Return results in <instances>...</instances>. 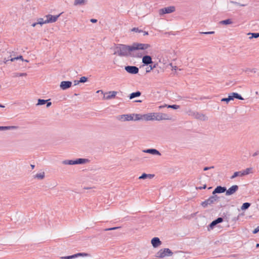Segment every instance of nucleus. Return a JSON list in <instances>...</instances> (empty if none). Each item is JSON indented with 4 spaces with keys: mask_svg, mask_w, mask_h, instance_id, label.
<instances>
[{
    "mask_svg": "<svg viewBox=\"0 0 259 259\" xmlns=\"http://www.w3.org/2000/svg\"><path fill=\"white\" fill-rule=\"evenodd\" d=\"M250 203L249 202H245L242 204L241 208L242 210H246L250 207Z\"/></svg>",
    "mask_w": 259,
    "mask_h": 259,
    "instance_id": "obj_34",
    "label": "nucleus"
},
{
    "mask_svg": "<svg viewBox=\"0 0 259 259\" xmlns=\"http://www.w3.org/2000/svg\"><path fill=\"white\" fill-rule=\"evenodd\" d=\"M238 176H241V177L243 176L242 171L235 172L234 173L233 175L231 176V179H234L235 178H236Z\"/></svg>",
    "mask_w": 259,
    "mask_h": 259,
    "instance_id": "obj_33",
    "label": "nucleus"
},
{
    "mask_svg": "<svg viewBox=\"0 0 259 259\" xmlns=\"http://www.w3.org/2000/svg\"><path fill=\"white\" fill-rule=\"evenodd\" d=\"M74 85H76L78 84L80 82V81H79V80H74Z\"/></svg>",
    "mask_w": 259,
    "mask_h": 259,
    "instance_id": "obj_54",
    "label": "nucleus"
},
{
    "mask_svg": "<svg viewBox=\"0 0 259 259\" xmlns=\"http://www.w3.org/2000/svg\"><path fill=\"white\" fill-rule=\"evenodd\" d=\"M136 102H141V100H139V101H136Z\"/></svg>",
    "mask_w": 259,
    "mask_h": 259,
    "instance_id": "obj_64",
    "label": "nucleus"
},
{
    "mask_svg": "<svg viewBox=\"0 0 259 259\" xmlns=\"http://www.w3.org/2000/svg\"><path fill=\"white\" fill-rule=\"evenodd\" d=\"M238 188H239L238 186H237L236 185H233L230 188H229L228 190L226 189V195L227 196L233 195L238 190Z\"/></svg>",
    "mask_w": 259,
    "mask_h": 259,
    "instance_id": "obj_12",
    "label": "nucleus"
},
{
    "mask_svg": "<svg viewBox=\"0 0 259 259\" xmlns=\"http://www.w3.org/2000/svg\"><path fill=\"white\" fill-rule=\"evenodd\" d=\"M13 74V77L24 76L27 75L26 73H14Z\"/></svg>",
    "mask_w": 259,
    "mask_h": 259,
    "instance_id": "obj_40",
    "label": "nucleus"
},
{
    "mask_svg": "<svg viewBox=\"0 0 259 259\" xmlns=\"http://www.w3.org/2000/svg\"><path fill=\"white\" fill-rule=\"evenodd\" d=\"M124 69L127 72L132 74H137L139 71L138 67L135 66H125Z\"/></svg>",
    "mask_w": 259,
    "mask_h": 259,
    "instance_id": "obj_9",
    "label": "nucleus"
},
{
    "mask_svg": "<svg viewBox=\"0 0 259 259\" xmlns=\"http://www.w3.org/2000/svg\"><path fill=\"white\" fill-rule=\"evenodd\" d=\"M161 241L160 240L159 238L158 237H154L151 240V244L152 246L154 247H157L160 245L161 244Z\"/></svg>",
    "mask_w": 259,
    "mask_h": 259,
    "instance_id": "obj_17",
    "label": "nucleus"
},
{
    "mask_svg": "<svg viewBox=\"0 0 259 259\" xmlns=\"http://www.w3.org/2000/svg\"><path fill=\"white\" fill-rule=\"evenodd\" d=\"M37 23H38V24L42 25V24H47V23L46 22V20H44V18H39L37 19Z\"/></svg>",
    "mask_w": 259,
    "mask_h": 259,
    "instance_id": "obj_38",
    "label": "nucleus"
},
{
    "mask_svg": "<svg viewBox=\"0 0 259 259\" xmlns=\"http://www.w3.org/2000/svg\"><path fill=\"white\" fill-rule=\"evenodd\" d=\"M155 115L156 120L158 121L162 120H171L172 119L171 116L166 113L156 112Z\"/></svg>",
    "mask_w": 259,
    "mask_h": 259,
    "instance_id": "obj_6",
    "label": "nucleus"
},
{
    "mask_svg": "<svg viewBox=\"0 0 259 259\" xmlns=\"http://www.w3.org/2000/svg\"><path fill=\"white\" fill-rule=\"evenodd\" d=\"M165 107H167V108H172L173 109H178L180 108V106L179 105H166V104H164L163 105H161V106H159L158 107V108L159 109H161L163 108H165Z\"/></svg>",
    "mask_w": 259,
    "mask_h": 259,
    "instance_id": "obj_20",
    "label": "nucleus"
},
{
    "mask_svg": "<svg viewBox=\"0 0 259 259\" xmlns=\"http://www.w3.org/2000/svg\"><path fill=\"white\" fill-rule=\"evenodd\" d=\"M239 215H240V214H239V215H238V217H235V218L233 219V221H236L238 220V219H239Z\"/></svg>",
    "mask_w": 259,
    "mask_h": 259,
    "instance_id": "obj_55",
    "label": "nucleus"
},
{
    "mask_svg": "<svg viewBox=\"0 0 259 259\" xmlns=\"http://www.w3.org/2000/svg\"><path fill=\"white\" fill-rule=\"evenodd\" d=\"M46 104L47 108L49 107L52 105V103L51 102H49V101H47V102H46Z\"/></svg>",
    "mask_w": 259,
    "mask_h": 259,
    "instance_id": "obj_51",
    "label": "nucleus"
},
{
    "mask_svg": "<svg viewBox=\"0 0 259 259\" xmlns=\"http://www.w3.org/2000/svg\"><path fill=\"white\" fill-rule=\"evenodd\" d=\"M173 254V252L169 248L161 249L158 251L155 256L158 258H163L165 256H171Z\"/></svg>",
    "mask_w": 259,
    "mask_h": 259,
    "instance_id": "obj_2",
    "label": "nucleus"
},
{
    "mask_svg": "<svg viewBox=\"0 0 259 259\" xmlns=\"http://www.w3.org/2000/svg\"><path fill=\"white\" fill-rule=\"evenodd\" d=\"M233 22L230 19H228L226 20H222L220 22V24H224V25H228L232 24Z\"/></svg>",
    "mask_w": 259,
    "mask_h": 259,
    "instance_id": "obj_31",
    "label": "nucleus"
},
{
    "mask_svg": "<svg viewBox=\"0 0 259 259\" xmlns=\"http://www.w3.org/2000/svg\"><path fill=\"white\" fill-rule=\"evenodd\" d=\"M61 15V13L57 15H52L50 14H48L46 15L44 18H46V22L47 23H52L55 22L58 19V18L60 17V16Z\"/></svg>",
    "mask_w": 259,
    "mask_h": 259,
    "instance_id": "obj_8",
    "label": "nucleus"
},
{
    "mask_svg": "<svg viewBox=\"0 0 259 259\" xmlns=\"http://www.w3.org/2000/svg\"><path fill=\"white\" fill-rule=\"evenodd\" d=\"M230 3L231 4H232L237 5V6H241V7H245L247 5V4H240L237 2H235V1H230Z\"/></svg>",
    "mask_w": 259,
    "mask_h": 259,
    "instance_id": "obj_39",
    "label": "nucleus"
},
{
    "mask_svg": "<svg viewBox=\"0 0 259 259\" xmlns=\"http://www.w3.org/2000/svg\"><path fill=\"white\" fill-rule=\"evenodd\" d=\"M156 112L143 114V118L146 121L156 120Z\"/></svg>",
    "mask_w": 259,
    "mask_h": 259,
    "instance_id": "obj_14",
    "label": "nucleus"
},
{
    "mask_svg": "<svg viewBox=\"0 0 259 259\" xmlns=\"http://www.w3.org/2000/svg\"><path fill=\"white\" fill-rule=\"evenodd\" d=\"M34 178L40 180L43 179L45 178V172H42L41 173L37 174L34 176Z\"/></svg>",
    "mask_w": 259,
    "mask_h": 259,
    "instance_id": "obj_35",
    "label": "nucleus"
},
{
    "mask_svg": "<svg viewBox=\"0 0 259 259\" xmlns=\"http://www.w3.org/2000/svg\"><path fill=\"white\" fill-rule=\"evenodd\" d=\"M9 57H11L10 60H11V62H13L15 60H21L23 61L24 59L23 58V56L22 55H19L18 56H16L14 54L10 55Z\"/></svg>",
    "mask_w": 259,
    "mask_h": 259,
    "instance_id": "obj_22",
    "label": "nucleus"
},
{
    "mask_svg": "<svg viewBox=\"0 0 259 259\" xmlns=\"http://www.w3.org/2000/svg\"><path fill=\"white\" fill-rule=\"evenodd\" d=\"M141 95V93L140 91H137L136 92H133V93H131L129 96V98L130 99H132L136 97L140 96Z\"/></svg>",
    "mask_w": 259,
    "mask_h": 259,
    "instance_id": "obj_26",
    "label": "nucleus"
},
{
    "mask_svg": "<svg viewBox=\"0 0 259 259\" xmlns=\"http://www.w3.org/2000/svg\"><path fill=\"white\" fill-rule=\"evenodd\" d=\"M90 21L92 23H96L97 22V20L96 19H91Z\"/></svg>",
    "mask_w": 259,
    "mask_h": 259,
    "instance_id": "obj_53",
    "label": "nucleus"
},
{
    "mask_svg": "<svg viewBox=\"0 0 259 259\" xmlns=\"http://www.w3.org/2000/svg\"><path fill=\"white\" fill-rule=\"evenodd\" d=\"M132 114L134 115V119L133 120L136 121V120L144 119L143 115L140 114Z\"/></svg>",
    "mask_w": 259,
    "mask_h": 259,
    "instance_id": "obj_30",
    "label": "nucleus"
},
{
    "mask_svg": "<svg viewBox=\"0 0 259 259\" xmlns=\"http://www.w3.org/2000/svg\"><path fill=\"white\" fill-rule=\"evenodd\" d=\"M119 228L118 227H113V228H107V229H105L104 230L107 231H110V230H116L117 229Z\"/></svg>",
    "mask_w": 259,
    "mask_h": 259,
    "instance_id": "obj_48",
    "label": "nucleus"
},
{
    "mask_svg": "<svg viewBox=\"0 0 259 259\" xmlns=\"http://www.w3.org/2000/svg\"><path fill=\"white\" fill-rule=\"evenodd\" d=\"M176 11V7L174 6H169L160 9L158 11L159 15L160 16L166 14H170Z\"/></svg>",
    "mask_w": 259,
    "mask_h": 259,
    "instance_id": "obj_4",
    "label": "nucleus"
},
{
    "mask_svg": "<svg viewBox=\"0 0 259 259\" xmlns=\"http://www.w3.org/2000/svg\"><path fill=\"white\" fill-rule=\"evenodd\" d=\"M116 118L121 121H131L134 119V115L132 114H122L117 116Z\"/></svg>",
    "mask_w": 259,
    "mask_h": 259,
    "instance_id": "obj_7",
    "label": "nucleus"
},
{
    "mask_svg": "<svg viewBox=\"0 0 259 259\" xmlns=\"http://www.w3.org/2000/svg\"><path fill=\"white\" fill-rule=\"evenodd\" d=\"M25 61V62H29V61H28V60H24V61Z\"/></svg>",
    "mask_w": 259,
    "mask_h": 259,
    "instance_id": "obj_62",
    "label": "nucleus"
},
{
    "mask_svg": "<svg viewBox=\"0 0 259 259\" xmlns=\"http://www.w3.org/2000/svg\"><path fill=\"white\" fill-rule=\"evenodd\" d=\"M214 167L213 166H210V167H204L203 168V170L204 171H206V170H207L209 169H211V168H213Z\"/></svg>",
    "mask_w": 259,
    "mask_h": 259,
    "instance_id": "obj_50",
    "label": "nucleus"
},
{
    "mask_svg": "<svg viewBox=\"0 0 259 259\" xmlns=\"http://www.w3.org/2000/svg\"><path fill=\"white\" fill-rule=\"evenodd\" d=\"M225 192H226V187H222L221 186H218L214 189V190L212 192V194L215 195V194L217 193H224Z\"/></svg>",
    "mask_w": 259,
    "mask_h": 259,
    "instance_id": "obj_15",
    "label": "nucleus"
},
{
    "mask_svg": "<svg viewBox=\"0 0 259 259\" xmlns=\"http://www.w3.org/2000/svg\"><path fill=\"white\" fill-rule=\"evenodd\" d=\"M206 188V185H204L203 186H202V187H197L196 188L198 189H205Z\"/></svg>",
    "mask_w": 259,
    "mask_h": 259,
    "instance_id": "obj_52",
    "label": "nucleus"
},
{
    "mask_svg": "<svg viewBox=\"0 0 259 259\" xmlns=\"http://www.w3.org/2000/svg\"><path fill=\"white\" fill-rule=\"evenodd\" d=\"M143 152L149 153L152 155H161V153L159 151L155 149H148L146 150H144L143 151Z\"/></svg>",
    "mask_w": 259,
    "mask_h": 259,
    "instance_id": "obj_18",
    "label": "nucleus"
},
{
    "mask_svg": "<svg viewBox=\"0 0 259 259\" xmlns=\"http://www.w3.org/2000/svg\"><path fill=\"white\" fill-rule=\"evenodd\" d=\"M256 248L259 247V243H257V244H256Z\"/></svg>",
    "mask_w": 259,
    "mask_h": 259,
    "instance_id": "obj_60",
    "label": "nucleus"
},
{
    "mask_svg": "<svg viewBox=\"0 0 259 259\" xmlns=\"http://www.w3.org/2000/svg\"><path fill=\"white\" fill-rule=\"evenodd\" d=\"M100 92H101V94L103 95V98L104 100H110L114 98L117 94V92L116 91H110L105 94H104L102 90H99L97 92V93H99Z\"/></svg>",
    "mask_w": 259,
    "mask_h": 259,
    "instance_id": "obj_5",
    "label": "nucleus"
},
{
    "mask_svg": "<svg viewBox=\"0 0 259 259\" xmlns=\"http://www.w3.org/2000/svg\"><path fill=\"white\" fill-rule=\"evenodd\" d=\"M157 63H155L153 64H151L150 65H149V66H148L147 68H146V71L147 73H148V72H150L152 70H153V69H154L156 67V66H157Z\"/></svg>",
    "mask_w": 259,
    "mask_h": 259,
    "instance_id": "obj_27",
    "label": "nucleus"
},
{
    "mask_svg": "<svg viewBox=\"0 0 259 259\" xmlns=\"http://www.w3.org/2000/svg\"><path fill=\"white\" fill-rule=\"evenodd\" d=\"M259 232V226L256 228L252 232L253 234H256Z\"/></svg>",
    "mask_w": 259,
    "mask_h": 259,
    "instance_id": "obj_49",
    "label": "nucleus"
},
{
    "mask_svg": "<svg viewBox=\"0 0 259 259\" xmlns=\"http://www.w3.org/2000/svg\"><path fill=\"white\" fill-rule=\"evenodd\" d=\"M174 69L176 70V69H177V67H176V66H175V68H174Z\"/></svg>",
    "mask_w": 259,
    "mask_h": 259,
    "instance_id": "obj_63",
    "label": "nucleus"
},
{
    "mask_svg": "<svg viewBox=\"0 0 259 259\" xmlns=\"http://www.w3.org/2000/svg\"><path fill=\"white\" fill-rule=\"evenodd\" d=\"M232 98L230 97V96L229 95L228 96V98H222L221 99V101L222 102H226L227 103H228L229 102H230V101H231V99Z\"/></svg>",
    "mask_w": 259,
    "mask_h": 259,
    "instance_id": "obj_42",
    "label": "nucleus"
},
{
    "mask_svg": "<svg viewBox=\"0 0 259 259\" xmlns=\"http://www.w3.org/2000/svg\"><path fill=\"white\" fill-rule=\"evenodd\" d=\"M72 82L70 81H62L60 84V88L63 90H66L71 87Z\"/></svg>",
    "mask_w": 259,
    "mask_h": 259,
    "instance_id": "obj_13",
    "label": "nucleus"
},
{
    "mask_svg": "<svg viewBox=\"0 0 259 259\" xmlns=\"http://www.w3.org/2000/svg\"><path fill=\"white\" fill-rule=\"evenodd\" d=\"M13 54H14L13 52H4L3 53L2 58L3 60V62L5 64H8L10 61L11 62V60H10V59H11V57H9V56H10V55Z\"/></svg>",
    "mask_w": 259,
    "mask_h": 259,
    "instance_id": "obj_10",
    "label": "nucleus"
},
{
    "mask_svg": "<svg viewBox=\"0 0 259 259\" xmlns=\"http://www.w3.org/2000/svg\"><path fill=\"white\" fill-rule=\"evenodd\" d=\"M144 35H148V32L147 31H144Z\"/></svg>",
    "mask_w": 259,
    "mask_h": 259,
    "instance_id": "obj_58",
    "label": "nucleus"
},
{
    "mask_svg": "<svg viewBox=\"0 0 259 259\" xmlns=\"http://www.w3.org/2000/svg\"><path fill=\"white\" fill-rule=\"evenodd\" d=\"M37 24H38V23H37V22H35V23H34L32 24L31 26L32 27H35Z\"/></svg>",
    "mask_w": 259,
    "mask_h": 259,
    "instance_id": "obj_57",
    "label": "nucleus"
},
{
    "mask_svg": "<svg viewBox=\"0 0 259 259\" xmlns=\"http://www.w3.org/2000/svg\"><path fill=\"white\" fill-rule=\"evenodd\" d=\"M30 166H31V167L32 169H33V168H34V167H35V165H33V164H31V165H30Z\"/></svg>",
    "mask_w": 259,
    "mask_h": 259,
    "instance_id": "obj_59",
    "label": "nucleus"
},
{
    "mask_svg": "<svg viewBox=\"0 0 259 259\" xmlns=\"http://www.w3.org/2000/svg\"><path fill=\"white\" fill-rule=\"evenodd\" d=\"M62 163L64 164L74 165L75 164V160H65Z\"/></svg>",
    "mask_w": 259,
    "mask_h": 259,
    "instance_id": "obj_29",
    "label": "nucleus"
},
{
    "mask_svg": "<svg viewBox=\"0 0 259 259\" xmlns=\"http://www.w3.org/2000/svg\"><path fill=\"white\" fill-rule=\"evenodd\" d=\"M217 225V223L215 222V221H213L207 227L208 231L212 230L214 227Z\"/></svg>",
    "mask_w": 259,
    "mask_h": 259,
    "instance_id": "obj_32",
    "label": "nucleus"
},
{
    "mask_svg": "<svg viewBox=\"0 0 259 259\" xmlns=\"http://www.w3.org/2000/svg\"><path fill=\"white\" fill-rule=\"evenodd\" d=\"M258 151H257V152H255V153L253 154V156H254H254H256V155H258Z\"/></svg>",
    "mask_w": 259,
    "mask_h": 259,
    "instance_id": "obj_56",
    "label": "nucleus"
},
{
    "mask_svg": "<svg viewBox=\"0 0 259 259\" xmlns=\"http://www.w3.org/2000/svg\"><path fill=\"white\" fill-rule=\"evenodd\" d=\"M248 35H251V36L249 37V38H257L258 37V34L257 33H248Z\"/></svg>",
    "mask_w": 259,
    "mask_h": 259,
    "instance_id": "obj_41",
    "label": "nucleus"
},
{
    "mask_svg": "<svg viewBox=\"0 0 259 259\" xmlns=\"http://www.w3.org/2000/svg\"><path fill=\"white\" fill-rule=\"evenodd\" d=\"M62 257V259H74L73 255Z\"/></svg>",
    "mask_w": 259,
    "mask_h": 259,
    "instance_id": "obj_46",
    "label": "nucleus"
},
{
    "mask_svg": "<svg viewBox=\"0 0 259 259\" xmlns=\"http://www.w3.org/2000/svg\"><path fill=\"white\" fill-rule=\"evenodd\" d=\"M73 257H74V258L77 257H79V256H82V257H84V256H90V254L87 253H85V252H80V253H76V254H73Z\"/></svg>",
    "mask_w": 259,
    "mask_h": 259,
    "instance_id": "obj_28",
    "label": "nucleus"
},
{
    "mask_svg": "<svg viewBox=\"0 0 259 259\" xmlns=\"http://www.w3.org/2000/svg\"><path fill=\"white\" fill-rule=\"evenodd\" d=\"M200 33L204 34H211L214 33V31L201 32Z\"/></svg>",
    "mask_w": 259,
    "mask_h": 259,
    "instance_id": "obj_47",
    "label": "nucleus"
},
{
    "mask_svg": "<svg viewBox=\"0 0 259 259\" xmlns=\"http://www.w3.org/2000/svg\"><path fill=\"white\" fill-rule=\"evenodd\" d=\"M17 128L16 126H0V131L15 130Z\"/></svg>",
    "mask_w": 259,
    "mask_h": 259,
    "instance_id": "obj_24",
    "label": "nucleus"
},
{
    "mask_svg": "<svg viewBox=\"0 0 259 259\" xmlns=\"http://www.w3.org/2000/svg\"><path fill=\"white\" fill-rule=\"evenodd\" d=\"M142 63L146 66L153 63L152 57L149 55H145L142 57Z\"/></svg>",
    "mask_w": 259,
    "mask_h": 259,
    "instance_id": "obj_11",
    "label": "nucleus"
},
{
    "mask_svg": "<svg viewBox=\"0 0 259 259\" xmlns=\"http://www.w3.org/2000/svg\"><path fill=\"white\" fill-rule=\"evenodd\" d=\"M132 31H134L136 32H143V30L139 29L138 28L134 27L132 29Z\"/></svg>",
    "mask_w": 259,
    "mask_h": 259,
    "instance_id": "obj_45",
    "label": "nucleus"
},
{
    "mask_svg": "<svg viewBox=\"0 0 259 259\" xmlns=\"http://www.w3.org/2000/svg\"><path fill=\"white\" fill-rule=\"evenodd\" d=\"M90 160L89 159L86 158H78L75 160L76 164H82L87 163H89Z\"/></svg>",
    "mask_w": 259,
    "mask_h": 259,
    "instance_id": "obj_21",
    "label": "nucleus"
},
{
    "mask_svg": "<svg viewBox=\"0 0 259 259\" xmlns=\"http://www.w3.org/2000/svg\"><path fill=\"white\" fill-rule=\"evenodd\" d=\"M230 97L232 98L231 99V100H233L234 99H237L238 100H244L243 97L237 93H232L229 94Z\"/></svg>",
    "mask_w": 259,
    "mask_h": 259,
    "instance_id": "obj_19",
    "label": "nucleus"
},
{
    "mask_svg": "<svg viewBox=\"0 0 259 259\" xmlns=\"http://www.w3.org/2000/svg\"><path fill=\"white\" fill-rule=\"evenodd\" d=\"M150 47L149 44L138 42H134L131 46L118 44L115 48L114 54H117L120 57L142 58L143 54L135 51L140 50H145Z\"/></svg>",
    "mask_w": 259,
    "mask_h": 259,
    "instance_id": "obj_1",
    "label": "nucleus"
},
{
    "mask_svg": "<svg viewBox=\"0 0 259 259\" xmlns=\"http://www.w3.org/2000/svg\"><path fill=\"white\" fill-rule=\"evenodd\" d=\"M215 222L217 223V224L223 222V219L221 217L218 218L217 219L214 220Z\"/></svg>",
    "mask_w": 259,
    "mask_h": 259,
    "instance_id": "obj_44",
    "label": "nucleus"
},
{
    "mask_svg": "<svg viewBox=\"0 0 259 259\" xmlns=\"http://www.w3.org/2000/svg\"><path fill=\"white\" fill-rule=\"evenodd\" d=\"M194 116L196 119L202 121L207 120L208 119L207 117L205 115L198 112L194 113Z\"/></svg>",
    "mask_w": 259,
    "mask_h": 259,
    "instance_id": "obj_16",
    "label": "nucleus"
},
{
    "mask_svg": "<svg viewBox=\"0 0 259 259\" xmlns=\"http://www.w3.org/2000/svg\"><path fill=\"white\" fill-rule=\"evenodd\" d=\"M154 175L143 173L140 177H139V179L143 180L147 178L152 179L154 177Z\"/></svg>",
    "mask_w": 259,
    "mask_h": 259,
    "instance_id": "obj_25",
    "label": "nucleus"
},
{
    "mask_svg": "<svg viewBox=\"0 0 259 259\" xmlns=\"http://www.w3.org/2000/svg\"><path fill=\"white\" fill-rule=\"evenodd\" d=\"M0 107H1V108H4V107H5V106H4V105H2V104H0Z\"/></svg>",
    "mask_w": 259,
    "mask_h": 259,
    "instance_id": "obj_61",
    "label": "nucleus"
},
{
    "mask_svg": "<svg viewBox=\"0 0 259 259\" xmlns=\"http://www.w3.org/2000/svg\"><path fill=\"white\" fill-rule=\"evenodd\" d=\"M251 171H252V168H251V167L247 168L244 170L242 171L243 176L249 174L251 172Z\"/></svg>",
    "mask_w": 259,
    "mask_h": 259,
    "instance_id": "obj_37",
    "label": "nucleus"
},
{
    "mask_svg": "<svg viewBox=\"0 0 259 259\" xmlns=\"http://www.w3.org/2000/svg\"><path fill=\"white\" fill-rule=\"evenodd\" d=\"M48 101H50V99L49 100H44V99H39L38 100V102H37L36 105H44Z\"/></svg>",
    "mask_w": 259,
    "mask_h": 259,
    "instance_id": "obj_36",
    "label": "nucleus"
},
{
    "mask_svg": "<svg viewBox=\"0 0 259 259\" xmlns=\"http://www.w3.org/2000/svg\"><path fill=\"white\" fill-rule=\"evenodd\" d=\"M88 80V78L85 76H82L80 78L79 81L81 83H84Z\"/></svg>",
    "mask_w": 259,
    "mask_h": 259,
    "instance_id": "obj_43",
    "label": "nucleus"
},
{
    "mask_svg": "<svg viewBox=\"0 0 259 259\" xmlns=\"http://www.w3.org/2000/svg\"><path fill=\"white\" fill-rule=\"evenodd\" d=\"M219 198V197L217 195H213L208 198V199L205 200L204 201L202 202L201 205L202 207L205 208L208 206V205H210L214 203L218 200Z\"/></svg>",
    "mask_w": 259,
    "mask_h": 259,
    "instance_id": "obj_3",
    "label": "nucleus"
},
{
    "mask_svg": "<svg viewBox=\"0 0 259 259\" xmlns=\"http://www.w3.org/2000/svg\"><path fill=\"white\" fill-rule=\"evenodd\" d=\"M87 0H74V6H83L87 4Z\"/></svg>",
    "mask_w": 259,
    "mask_h": 259,
    "instance_id": "obj_23",
    "label": "nucleus"
}]
</instances>
